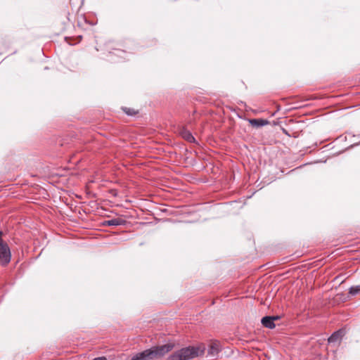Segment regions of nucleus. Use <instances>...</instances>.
<instances>
[{
    "instance_id": "obj_1",
    "label": "nucleus",
    "mask_w": 360,
    "mask_h": 360,
    "mask_svg": "<svg viewBox=\"0 0 360 360\" xmlns=\"http://www.w3.org/2000/svg\"><path fill=\"white\" fill-rule=\"evenodd\" d=\"M172 347L173 345L170 344L152 347L138 354L131 360H149L160 358L168 353Z\"/></svg>"
},
{
    "instance_id": "obj_2",
    "label": "nucleus",
    "mask_w": 360,
    "mask_h": 360,
    "mask_svg": "<svg viewBox=\"0 0 360 360\" xmlns=\"http://www.w3.org/2000/svg\"><path fill=\"white\" fill-rule=\"evenodd\" d=\"M204 351V347H185L169 356L167 360H190L202 355Z\"/></svg>"
},
{
    "instance_id": "obj_3",
    "label": "nucleus",
    "mask_w": 360,
    "mask_h": 360,
    "mask_svg": "<svg viewBox=\"0 0 360 360\" xmlns=\"http://www.w3.org/2000/svg\"><path fill=\"white\" fill-rule=\"evenodd\" d=\"M3 232L0 231V264L6 266L11 259V252L7 243L2 238Z\"/></svg>"
},
{
    "instance_id": "obj_4",
    "label": "nucleus",
    "mask_w": 360,
    "mask_h": 360,
    "mask_svg": "<svg viewBox=\"0 0 360 360\" xmlns=\"http://www.w3.org/2000/svg\"><path fill=\"white\" fill-rule=\"evenodd\" d=\"M220 350V343L217 341L212 342L209 345L207 354L211 357L217 356Z\"/></svg>"
},
{
    "instance_id": "obj_5",
    "label": "nucleus",
    "mask_w": 360,
    "mask_h": 360,
    "mask_svg": "<svg viewBox=\"0 0 360 360\" xmlns=\"http://www.w3.org/2000/svg\"><path fill=\"white\" fill-rule=\"evenodd\" d=\"M278 319V316H264L262 319V323L264 327L272 329L276 326L274 321Z\"/></svg>"
},
{
    "instance_id": "obj_6",
    "label": "nucleus",
    "mask_w": 360,
    "mask_h": 360,
    "mask_svg": "<svg viewBox=\"0 0 360 360\" xmlns=\"http://www.w3.org/2000/svg\"><path fill=\"white\" fill-rule=\"evenodd\" d=\"M252 127H259L269 124V121L263 119H252L249 120Z\"/></svg>"
},
{
    "instance_id": "obj_7",
    "label": "nucleus",
    "mask_w": 360,
    "mask_h": 360,
    "mask_svg": "<svg viewBox=\"0 0 360 360\" xmlns=\"http://www.w3.org/2000/svg\"><path fill=\"white\" fill-rule=\"evenodd\" d=\"M343 336V331L340 330L335 332L331 336L328 338V342H336L340 341Z\"/></svg>"
},
{
    "instance_id": "obj_8",
    "label": "nucleus",
    "mask_w": 360,
    "mask_h": 360,
    "mask_svg": "<svg viewBox=\"0 0 360 360\" xmlns=\"http://www.w3.org/2000/svg\"><path fill=\"white\" fill-rule=\"evenodd\" d=\"M180 134L185 140L189 142H193L195 141V139L191 132L185 128L181 129Z\"/></svg>"
},
{
    "instance_id": "obj_9",
    "label": "nucleus",
    "mask_w": 360,
    "mask_h": 360,
    "mask_svg": "<svg viewBox=\"0 0 360 360\" xmlns=\"http://www.w3.org/2000/svg\"><path fill=\"white\" fill-rule=\"evenodd\" d=\"M123 110L124 111V112L126 114H127L129 115H134L138 113V111L135 110L133 108H123Z\"/></svg>"
},
{
    "instance_id": "obj_10",
    "label": "nucleus",
    "mask_w": 360,
    "mask_h": 360,
    "mask_svg": "<svg viewBox=\"0 0 360 360\" xmlns=\"http://www.w3.org/2000/svg\"><path fill=\"white\" fill-rule=\"evenodd\" d=\"M108 224L110 226H117L121 224V219H113L108 221Z\"/></svg>"
},
{
    "instance_id": "obj_11",
    "label": "nucleus",
    "mask_w": 360,
    "mask_h": 360,
    "mask_svg": "<svg viewBox=\"0 0 360 360\" xmlns=\"http://www.w3.org/2000/svg\"><path fill=\"white\" fill-rule=\"evenodd\" d=\"M360 292V287L356 286V287H352L349 290V293L352 295H356Z\"/></svg>"
},
{
    "instance_id": "obj_12",
    "label": "nucleus",
    "mask_w": 360,
    "mask_h": 360,
    "mask_svg": "<svg viewBox=\"0 0 360 360\" xmlns=\"http://www.w3.org/2000/svg\"><path fill=\"white\" fill-rule=\"evenodd\" d=\"M93 360H107V359L105 356H100V357L95 358Z\"/></svg>"
}]
</instances>
